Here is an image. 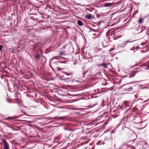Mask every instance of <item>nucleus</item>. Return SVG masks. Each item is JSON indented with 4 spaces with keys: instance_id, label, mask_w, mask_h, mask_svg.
Returning a JSON list of instances; mask_svg holds the SVG:
<instances>
[{
    "instance_id": "nucleus-16",
    "label": "nucleus",
    "mask_w": 149,
    "mask_h": 149,
    "mask_svg": "<svg viewBox=\"0 0 149 149\" xmlns=\"http://www.w3.org/2000/svg\"><path fill=\"white\" fill-rule=\"evenodd\" d=\"M66 53L64 51H61L60 52L59 54L60 55H64L65 56L66 55Z\"/></svg>"
},
{
    "instance_id": "nucleus-27",
    "label": "nucleus",
    "mask_w": 149,
    "mask_h": 149,
    "mask_svg": "<svg viewBox=\"0 0 149 149\" xmlns=\"http://www.w3.org/2000/svg\"><path fill=\"white\" fill-rule=\"evenodd\" d=\"M67 45H65L62 48L63 49H65V48L67 46Z\"/></svg>"
},
{
    "instance_id": "nucleus-9",
    "label": "nucleus",
    "mask_w": 149,
    "mask_h": 149,
    "mask_svg": "<svg viewBox=\"0 0 149 149\" xmlns=\"http://www.w3.org/2000/svg\"><path fill=\"white\" fill-rule=\"evenodd\" d=\"M72 77L69 78H63L61 79L62 80H64L67 82H70L71 81V78H72Z\"/></svg>"
},
{
    "instance_id": "nucleus-5",
    "label": "nucleus",
    "mask_w": 149,
    "mask_h": 149,
    "mask_svg": "<svg viewBox=\"0 0 149 149\" xmlns=\"http://www.w3.org/2000/svg\"><path fill=\"white\" fill-rule=\"evenodd\" d=\"M134 122L136 124H139L142 122V121L141 120V118L137 117L134 119Z\"/></svg>"
},
{
    "instance_id": "nucleus-13",
    "label": "nucleus",
    "mask_w": 149,
    "mask_h": 149,
    "mask_svg": "<svg viewBox=\"0 0 149 149\" xmlns=\"http://www.w3.org/2000/svg\"><path fill=\"white\" fill-rule=\"evenodd\" d=\"M35 57L37 59H39L41 58V56L39 54H37L35 55Z\"/></svg>"
},
{
    "instance_id": "nucleus-8",
    "label": "nucleus",
    "mask_w": 149,
    "mask_h": 149,
    "mask_svg": "<svg viewBox=\"0 0 149 149\" xmlns=\"http://www.w3.org/2000/svg\"><path fill=\"white\" fill-rule=\"evenodd\" d=\"M135 41H136V40L129 41V40H128L126 41L125 42L121 44L120 45V47H124L127 44L128 42H132Z\"/></svg>"
},
{
    "instance_id": "nucleus-33",
    "label": "nucleus",
    "mask_w": 149,
    "mask_h": 149,
    "mask_svg": "<svg viewBox=\"0 0 149 149\" xmlns=\"http://www.w3.org/2000/svg\"><path fill=\"white\" fill-rule=\"evenodd\" d=\"M141 45H143V43H141Z\"/></svg>"
},
{
    "instance_id": "nucleus-14",
    "label": "nucleus",
    "mask_w": 149,
    "mask_h": 149,
    "mask_svg": "<svg viewBox=\"0 0 149 149\" xmlns=\"http://www.w3.org/2000/svg\"><path fill=\"white\" fill-rule=\"evenodd\" d=\"M107 64L106 63H103L100 64L99 66H102L104 67L105 68L107 67Z\"/></svg>"
},
{
    "instance_id": "nucleus-2",
    "label": "nucleus",
    "mask_w": 149,
    "mask_h": 149,
    "mask_svg": "<svg viewBox=\"0 0 149 149\" xmlns=\"http://www.w3.org/2000/svg\"><path fill=\"white\" fill-rule=\"evenodd\" d=\"M57 118H59V120H63L65 119V118L64 116H62V117H55L54 118H46L45 117H38L37 118V119L38 120H45V119H50V120H52V119H56Z\"/></svg>"
},
{
    "instance_id": "nucleus-10",
    "label": "nucleus",
    "mask_w": 149,
    "mask_h": 149,
    "mask_svg": "<svg viewBox=\"0 0 149 149\" xmlns=\"http://www.w3.org/2000/svg\"><path fill=\"white\" fill-rule=\"evenodd\" d=\"M86 17L88 19H90L92 18V15L90 14L86 15Z\"/></svg>"
},
{
    "instance_id": "nucleus-35",
    "label": "nucleus",
    "mask_w": 149,
    "mask_h": 149,
    "mask_svg": "<svg viewBox=\"0 0 149 149\" xmlns=\"http://www.w3.org/2000/svg\"><path fill=\"white\" fill-rule=\"evenodd\" d=\"M106 122L104 124H106Z\"/></svg>"
},
{
    "instance_id": "nucleus-18",
    "label": "nucleus",
    "mask_w": 149,
    "mask_h": 149,
    "mask_svg": "<svg viewBox=\"0 0 149 149\" xmlns=\"http://www.w3.org/2000/svg\"><path fill=\"white\" fill-rule=\"evenodd\" d=\"M134 148L135 147L132 146H129L128 147V149H134Z\"/></svg>"
},
{
    "instance_id": "nucleus-26",
    "label": "nucleus",
    "mask_w": 149,
    "mask_h": 149,
    "mask_svg": "<svg viewBox=\"0 0 149 149\" xmlns=\"http://www.w3.org/2000/svg\"><path fill=\"white\" fill-rule=\"evenodd\" d=\"M114 49H115L114 48H112L111 49L109 50V52H111V51H112V50H113Z\"/></svg>"
},
{
    "instance_id": "nucleus-3",
    "label": "nucleus",
    "mask_w": 149,
    "mask_h": 149,
    "mask_svg": "<svg viewBox=\"0 0 149 149\" xmlns=\"http://www.w3.org/2000/svg\"><path fill=\"white\" fill-rule=\"evenodd\" d=\"M123 89L126 91L130 92L132 91L133 88L132 87L130 86L128 84H125L123 86Z\"/></svg>"
},
{
    "instance_id": "nucleus-24",
    "label": "nucleus",
    "mask_w": 149,
    "mask_h": 149,
    "mask_svg": "<svg viewBox=\"0 0 149 149\" xmlns=\"http://www.w3.org/2000/svg\"><path fill=\"white\" fill-rule=\"evenodd\" d=\"M7 101L9 102V103H11V102L9 100V99L8 98L7 99Z\"/></svg>"
},
{
    "instance_id": "nucleus-30",
    "label": "nucleus",
    "mask_w": 149,
    "mask_h": 149,
    "mask_svg": "<svg viewBox=\"0 0 149 149\" xmlns=\"http://www.w3.org/2000/svg\"><path fill=\"white\" fill-rule=\"evenodd\" d=\"M135 97H136V98H137V97H137V96L136 95H135Z\"/></svg>"
},
{
    "instance_id": "nucleus-15",
    "label": "nucleus",
    "mask_w": 149,
    "mask_h": 149,
    "mask_svg": "<svg viewBox=\"0 0 149 149\" xmlns=\"http://www.w3.org/2000/svg\"><path fill=\"white\" fill-rule=\"evenodd\" d=\"M77 23L78 25L80 26H81L83 25L82 22L80 20H79L77 21Z\"/></svg>"
},
{
    "instance_id": "nucleus-23",
    "label": "nucleus",
    "mask_w": 149,
    "mask_h": 149,
    "mask_svg": "<svg viewBox=\"0 0 149 149\" xmlns=\"http://www.w3.org/2000/svg\"><path fill=\"white\" fill-rule=\"evenodd\" d=\"M2 48H3V46H2V45H0V52L2 49Z\"/></svg>"
},
{
    "instance_id": "nucleus-31",
    "label": "nucleus",
    "mask_w": 149,
    "mask_h": 149,
    "mask_svg": "<svg viewBox=\"0 0 149 149\" xmlns=\"http://www.w3.org/2000/svg\"><path fill=\"white\" fill-rule=\"evenodd\" d=\"M147 67L148 68H149V64L148 65Z\"/></svg>"
},
{
    "instance_id": "nucleus-12",
    "label": "nucleus",
    "mask_w": 149,
    "mask_h": 149,
    "mask_svg": "<svg viewBox=\"0 0 149 149\" xmlns=\"http://www.w3.org/2000/svg\"><path fill=\"white\" fill-rule=\"evenodd\" d=\"M112 5V3H107L104 4V6L105 7H109L111 6Z\"/></svg>"
},
{
    "instance_id": "nucleus-25",
    "label": "nucleus",
    "mask_w": 149,
    "mask_h": 149,
    "mask_svg": "<svg viewBox=\"0 0 149 149\" xmlns=\"http://www.w3.org/2000/svg\"><path fill=\"white\" fill-rule=\"evenodd\" d=\"M16 100L17 102H21L20 100L18 99H16Z\"/></svg>"
},
{
    "instance_id": "nucleus-6",
    "label": "nucleus",
    "mask_w": 149,
    "mask_h": 149,
    "mask_svg": "<svg viewBox=\"0 0 149 149\" xmlns=\"http://www.w3.org/2000/svg\"><path fill=\"white\" fill-rule=\"evenodd\" d=\"M96 121H93L91 123H86V125L87 126H88L89 127H90V128H91V126H92L94 125L95 126H96L97 124H96Z\"/></svg>"
},
{
    "instance_id": "nucleus-28",
    "label": "nucleus",
    "mask_w": 149,
    "mask_h": 149,
    "mask_svg": "<svg viewBox=\"0 0 149 149\" xmlns=\"http://www.w3.org/2000/svg\"><path fill=\"white\" fill-rule=\"evenodd\" d=\"M96 104H95L94 105H93V106H91V107H88V108H91V107H94V106H95V105Z\"/></svg>"
},
{
    "instance_id": "nucleus-21",
    "label": "nucleus",
    "mask_w": 149,
    "mask_h": 149,
    "mask_svg": "<svg viewBox=\"0 0 149 149\" xmlns=\"http://www.w3.org/2000/svg\"><path fill=\"white\" fill-rule=\"evenodd\" d=\"M60 62V63H67V61H59Z\"/></svg>"
},
{
    "instance_id": "nucleus-17",
    "label": "nucleus",
    "mask_w": 149,
    "mask_h": 149,
    "mask_svg": "<svg viewBox=\"0 0 149 149\" xmlns=\"http://www.w3.org/2000/svg\"><path fill=\"white\" fill-rule=\"evenodd\" d=\"M143 19L142 18H140L139 20V22L140 23H143Z\"/></svg>"
},
{
    "instance_id": "nucleus-22",
    "label": "nucleus",
    "mask_w": 149,
    "mask_h": 149,
    "mask_svg": "<svg viewBox=\"0 0 149 149\" xmlns=\"http://www.w3.org/2000/svg\"><path fill=\"white\" fill-rule=\"evenodd\" d=\"M56 68L57 69V70L58 71H61L62 70V69L61 68L57 67Z\"/></svg>"
},
{
    "instance_id": "nucleus-34",
    "label": "nucleus",
    "mask_w": 149,
    "mask_h": 149,
    "mask_svg": "<svg viewBox=\"0 0 149 149\" xmlns=\"http://www.w3.org/2000/svg\"><path fill=\"white\" fill-rule=\"evenodd\" d=\"M94 148L93 147L92 148V149H94Z\"/></svg>"
},
{
    "instance_id": "nucleus-32",
    "label": "nucleus",
    "mask_w": 149,
    "mask_h": 149,
    "mask_svg": "<svg viewBox=\"0 0 149 149\" xmlns=\"http://www.w3.org/2000/svg\"><path fill=\"white\" fill-rule=\"evenodd\" d=\"M116 38H113V40H115V39H116Z\"/></svg>"
},
{
    "instance_id": "nucleus-7",
    "label": "nucleus",
    "mask_w": 149,
    "mask_h": 149,
    "mask_svg": "<svg viewBox=\"0 0 149 149\" xmlns=\"http://www.w3.org/2000/svg\"><path fill=\"white\" fill-rule=\"evenodd\" d=\"M111 41L110 40V38H107L102 41V44L105 45H106L108 42H110Z\"/></svg>"
},
{
    "instance_id": "nucleus-29",
    "label": "nucleus",
    "mask_w": 149,
    "mask_h": 149,
    "mask_svg": "<svg viewBox=\"0 0 149 149\" xmlns=\"http://www.w3.org/2000/svg\"><path fill=\"white\" fill-rule=\"evenodd\" d=\"M96 48H97V50H98V49H99V47H96Z\"/></svg>"
},
{
    "instance_id": "nucleus-4",
    "label": "nucleus",
    "mask_w": 149,
    "mask_h": 149,
    "mask_svg": "<svg viewBox=\"0 0 149 149\" xmlns=\"http://www.w3.org/2000/svg\"><path fill=\"white\" fill-rule=\"evenodd\" d=\"M2 142L4 144V149H9V145L8 144L6 141L4 139L2 140Z\"/></svg>"
},
{
    "instance_id": "nucleus-20",
    "label": "nucleus",
    "mask_w": 149,
    "mask_h": 149,
    "mask_svg": "<svg viewBox=\"0 0 149 149\" xmlns=\"http://www.w3.org/2000/svg\"><path fill=\"white\" fill-rule=\"evenodd\" d=\"M18 105L19 106H22V103L21 102H19L17 103Z\"/></svg>"
},
{
    "instance_id": "nucleus-19",
    "label": "nucleus",
    "mask_w": 149,
    "mask_h": 149,
    "mask_svg": "<svg viewBox=\"0 0 149 149\" xmlns=\"http://www.w3.org/2000/svg\"><path fill=\"white\" fill-rule=\"evenodd\" d=\"M65 74H66V75L68 76V75H72L73 74V73L72 72H70V73L65 72Z\"/></svg>"
},
{
    "instance_id": "nucleus-1",
    "label": "nucleus",
    "mask_w": 149,
    "mask_h": 149,
    "mask_svg": "<svg viewBox=\"0 0 149 149\" xmlns=\"http://www.w3.org/2000/svg\"><path fill=\"white\" fill-rule=\"evenodd\" d=\"M59 61H55L53 60H51L49 63V65L51 68L53 70L54 68H56L58 67V65L60 63Z\"/></svg>"
},
{
    "instance_id": "nucleus-11",
    "label": "nucleus",
    "mask_w": 149,
    "mask_h": 149,
    "mask_svg": "<svg viewBox=\"0 0 149 149\" xmlns=\"http://www.w3.org/2000/svg\"><path fill=\"white\" fill-rule=\"evenodd\" d=\"M61 57L58 56H54L53 57V58L51 60H54V59H56L57 60H59L61 59Z\"/></svg>"
}]
</instances>
